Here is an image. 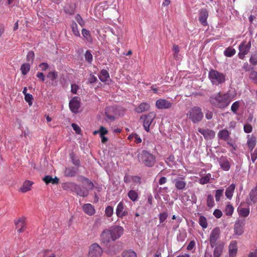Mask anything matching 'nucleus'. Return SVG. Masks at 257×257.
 Wrapping results in <instances>:
<instances>
[{"mask_svg": "<svg viewBox=\"0 0 257 257\" xmlns=\"http://www.w3.org/2000/svg\"><path fill=\"white\" fill-rule=\"evenodd\" d=\"M77 180L78 182H81L83 184L82 187L75 183L69 182L65 184V188L75 192L80 196H87L89 191L92 190L94 188L93 184L88 179L82 176H78Z\"/></svg>", "mask_w": 257, "mask_h": 257, "instance_id": "f257e3e1", "label": "nucleus"}, {"mask_svg": "<svg viewBox=\"0 0 257 257\" xmlns=\"http://www.w3.org/2000/svg\"><path fill=\"white\" fill-rule=\"evenodd\" d=\"M124 229L119 225L111 226L109 229L104 230L101 233L100 240L102 243L107 244L111 240L115 241L123 234Z\"/></svg>", "mask_w": 257, "mask_h": 257, "instance_id": "f03ea898", "label": "nucleus"}, {"mask_svg": "<svg viewBox=\"0 0 257 257\" xmlns=\"http://www.w3.org/2000/svg\"><path fill=\"white\" fill-rule=\"evenodd\" d=\"M233 95L230 92L218 93L210 97V101L214 106L219 108H224L228 106L232 100Z\"/></svg>", "mask_w": 257, "mask_h": 257, "instance_id": "7ed1b4c3", "label": "nucleus"}, {"mask_svg": "<svg viewBox=\"0 0 257 257\" xmlns=\"http://www.w3.org/2000/svg\"><path fill=\"white\" fill-rule=\"evenodd\" d=\"M188 118L193 123H197L202 121L204 114L201 108L198 106H193L189 109L187 113Z\"/></svg>", "mask_w": 257, "mask_h": 257, "instance_id": "20e7f679", "label": "nucleus"}, {"mask_svg": "<svg viewBox=\"0 0 257 257\" xmlns=\"http://www.w3.org/2000/svg\"><path fill=\"white\" fill-rule=\"evenodd\" d=\"M208 77L211 83L214 85H219L225 81V75L214 69H211L208 73Z\"/></svg>", "mask_w": 257, "mask_h": 257, "instance_id": "39448f33", "label": "nucleus"}, {"mask_svg": "<svg viewBox=\"0 0 257 257\" xmlns=\"http://www.w3.org/2000/svg\"><path fill=\"white\" fill-rule=\"evenodd\" d=\"M138 158L140 162L147 167H152L155 162V157L145 150L139 153Z\"/></svg>", "mask_w": 257, "mask_h": 257, "instance_id": "423d86ee", "label": "nucleus"}, {"mask_svg": "<svg viewBox=\"0 0 257 257\" xmlns=\"http://www.w3.org/2000/svg\"><path fill=\"white\" fill-rule=\"evenodd\" d=\"M220 237V229L216 227L213 228L210 232L209 241L211 247H214L216 245L220 244L218 240Z\"/></svg>", "mask_w": 257, "mask_h": 257, "instance_id": "0eeeda50", "label": "nucleus"}, {"mask_svg": "<svg viewBox=\"0 0 257 257\" xmlns=\"http://www.w3.org/2000/svg\"><path fill=\"white\" fill-rule=\"evenodd\" d=\"M156 113L154 112H150L148 114L144 115L141 117L143 120V126L144 129L148 132L150 130V126L156 117Z\"/></svg>", "mask_w": 257, "mask_h": 257, "instance_id": "6e6552de", "label": "nucleus"}, {"mask_svg": "<svg viewBox=\"0 0 257 257\" xmlns=\"http://www.w3.org/2000/svg\"><path fill=\"white\" fill-rule=\"evenodd\" d=\"M220 168L224 171H228L231 167L232 160L226 156H221L217 159Z\"/></svg>", "mask_w": 257, "mask_h": 257, "instance_id": "1a4fd4ad", "label": "nucleus"}, {"mask_svg": "<svg viewBox=\"0 0 257 257\" xmlns=\"http://www.w3.org/2000/svg\"><path fill=\"white\" fill-rule=\"evenodd\" d=\"M102 252V248L97 243H93L89 247L88 256L89 257H100Z\"/></svg>", "mask_w": 257, "mask_h": 257, "instance_id": "9d476101", "label": "nucleus"}, {"mask_svg": "<svg viewBox=\"0 0 257 257\" xmlns=\"http://www.w3.org/2000/svg\"><path fill=\"white\" fill-rule=\"evenodd\" d=\"M172 182L178 190H183L186 188V182L185 181V177L183 175H180V177L172 179Z\"/></svg>", "mask_w": 257, "mask_h": 257, "instance_id": "9b49d317", "label": "nucleus"}, {"mask_svg": "<svg viewBox=\"0 0 257 257\" xmlns=\"http://www.w3.org/2000/svg\"><path fill=\"white\" fill-rule=\"evenodd\" d=\"M116 214L119 218H122L128 214L127 208L123 202L120 201L117 205Z\"/></svg>", "mask_w": 257, "mask_h": 257, "instance_id": "f8f14e48", "label": "nucleus"}, {"mask_svg": "<svg viewBox=\"0 0 257 257\" xmlns=\"http://www.w3.org/2000/svg\"><path fill=\"white\" fill-rule=\"evenodd\" d=\"M251 47L250 42H249L247 44H245L243 42L240 44L239 46V53L238 57L240 59H243L245 55H246L249 52Z\"/></svg>", "mask_w": 257, "mask_h": 257, "instance_id": "ddd939ff", "label": "nucleus"}, {"mask_svg": "<svg viewBox=\"0 0 257 257\" xmlns=\"http://www.w3.org/2000/svg\"><path fill=\"white\" fill-rule=\"evenodd\" d=\"M172 103L165 99H159L156 101V106L159 109H167L172 106Z\"/></svg>", "mask_w": 257, "mask_h": 257, "instance_id": "4468645a", "label": "nucleus"}, {"mask_svg": "<svg viewBox=\"0 0 257 257\" xmlns=\"http://www.w3.org/2000/svg\"><path fill=\"white\" fill-rule=\"evenodd\" d=\"M245 224L244 220L243 219H237L234 224V234L237 235H241L243 233V226Z\"/></svg>", "mask_w": 257, "mask_h": 257, "instance_id": "2eb2a0df", "label": "nucleus"}, {"mask_svg": "<svg viewBox=\"0 0 257 257\" xmlns=\"http://www.w3.org/2000/svg\"><path fill=\"white\" fill-rule=\"evenodd\" d=\"M69 108L71 111L74 113L78 112L80 107V101L78 97H73L69 102Z\"/></svg>", "mask_w": 257, "mask_h": 257, "instance_id": "dca6fc26", "label": "nucleus"}, {"mask_svg": "<svg viewBox=\"0 0 257 257\" xmlns=\"http://www.w3.org/2000/svg\"><path fill=\"white\" fill-rule=\"evenodd\" d=\"M208 17V13L206 10L202 9L200 10L198 14V19L200 23L204 26H208L207 19Z\"/></svg>", "mask_w": 257, "mask_h": 257, "instance_id": "f3484780", "label": "nucleus"}, {"mask_svg": "<svg viewBox=\"0 0 257 257\" xmlns=\"http://www.w3.org/2000/svg\"><path fill=\"white\" fill-rule=\"evenodd\" d=\"M135 187V185L134 184H131L130 185L131 190L127 192V196L129 199L135 202L138 200L139 198V193L138 192V190H136Z\"/></svg>", "mask_w": 257, "mask_h": 257, "instance_id": "a211bd4d", "label": "nucleus"}, {"mask_svg": "<svg viewBox=\"0 0 257 257\" xmlns=\"http://www.w3.org/2000/svg\"><path fill=\"white\" fill-rule=\"evenodd\" d=\"M83 212L89 216H92L95 213V209L93 205L90 203L84 204L82 206Z\"/></svg>", "mask_w": 257, "mask_h": 257, "instance_id": "6ab92c4d", "label": "nucleus"}, {"mask_svg": "<svg viewBox=\"0 0 257 257\" xmlns=\"http://www.w3.org/2000/svg\"><path fill=\"white\" fill-rule=\"evenodd\" d=\"M198 131L201 133L205 139H213L215 135V132L209 129L198 128Z\"/></svg>", "mask_w": 257, "mask_h": 257, "instance_id": "aec40b11", "label": "nucleus"}, {"mask_svg": "<svg viewBox=\"0 0 257 257\" xmlns=\"http://www.w3.org/2000/svg\"><path fill=\"white\" fill-rule=\"evenodd\" d=\"M105 115L108 119L113 120L116 115V108L114 106L107 107L105 112Z\"/></svg>", "mask_w": 257, "mask_h": 257, "instance_id": "412c9836", "label": "nucleus"}, {"mask_svg": "<svg viewBox=\"0 0 257 257\" xmlns=\"http://www.w3.org/2000/svg\"><path fill=\"white\" fill-rule=\"evenodd\" d=\"M229 257H235L237 251V241L232 240L228 246Z\"/></svg>", "mask_w": 257, "mask_h": 257, "instance_id": "4be33fe9", "label": "nucleus"}, {"mask_svg": "<svg viewBox=\"0 0 257 257\" xmlns=\"http://www.w3.org/2000/svg\"><path fill=\"white\" fill-rule=\"evenodd\" d=\"M15 225L19 232H23L26 227L25 218L23 217L20 218L15 221Z\"/></svg>", "mask_w": 257, "mask_h": 257, "instance_id": "5701e85b", "label": "nucleus"}, {"mask_svg": "<svg viewBox=\"0 0 257 257\" xmlns=\"http://www.w3.org/2000/svg\"><path fill=\"white\" fill-rule=\"evenodd\" d=\"M150 108V105L149 103L143 102L135 108V111L138 113H142L148 111Z\"/></svg>", "mask_w": 257, "mask_h": 257, "instance_id": "b1692460", "label": "nucleus"}, {"mask_svg": "<svg viewBox=\"0 0 257 257\" xmlns=\"http://www.w3.org/2000/svg\"><path fill=\"white\" fill-rule=\"evenodd\" d=\"M33 184V182L30 180H26L22 186L21 187L20 189V191L22 193H25L30 191L31 189V187Z\"/></svg>", "mask_w": 257, "mask_h": 257, "instance_id": "393cba45", "label": "nucleus"}, {"mask_svg": "<svg viewBox=\"0 0 257 257\" xmlns=\"http://www.w3.org/2000/svg\"><path fill=\"white\" fill-rule=\"evenodd\" d=\"M238 215L240 217H247L250 213L249 208H244L239 206L237 209Z\"/></svg>", "mask_w": 257, "mask_h": 257, "instance_id": "a878e982", "label": "nucleus"}, {"mask_svg": "<svg viewBox=\"0 0 257 257\" xmlns=\"http://www.w3.org/2000/svg\"><path fill=\"white\" fill-rule=\"evenodd\" d=\"M235 188V185L234 184H231L226 188L225 195L228 199H231L232 198Z\"/></svg>", "mask_w": 257, "mask_h": 257, "instance_id": "bb28decb", "label": "nucleus"}, {"mask_svg": "<svg viewBox=\"0 0 257 257\" xmlns=\"http://www.w3.org/2000/svg\"><path fill=\"white\" fill-rule=\"evenodd\" d=\"M229 137V133L226 129L221 130L218 133V137L220 140L226 141L228 139Z\"/></svg>", "mask_w": 257, "mask_h": 257, "instance_id": "cd10ccee", "label": "nucleus"}, {"mask_svg": "<svg viewBox=\"0 0 257 257\" xmlns=\"http://www.w3.org/2000/svg\"><path fill=\"white\" fill-rule=\"evenodd\" d=\"M100 80L102 82H106L109 78V74L108 71L105 69L101 70L100 74L98 76Z\"/></svg>", "mask_w": 257, "mask_h": 257, "instance_id": "c85d7f7f", "label": "nucleus"}, {"mask_svg": "<svg viewBox=\"0 0 257 257\" xmlns=\"http://www.w3.org/2000/svg\"><path fill=\"white\" fill-rule=\"evenodd\" d=\"M213 251L214 257H220L222 252L223 248V245L222 244H219L216 245Z\"/></svg>", "mask_w": 257, "mask_h": 257, "instance_id": "c756f323", "label": "nucleus"}, {"mask_svg": "<svg viewBox=\"0 0 257 257\" xmlns=\"http://www.w3.org/2000/svg\"><path fill=\"white\" fill-rule=\"evenodd\" d=\"M76 173V169L73 167L66 168L64 171V175L67 177H73Z\"/></svg>", "mask_w": 257, "mask_h": 257, "instance_id": "7c9ffc66", "label": "nucleus"}, {"mask_svg": "<svg viewBox=\"0 0 257 257\" xmlns=\"http://www.w3.org/2000/svg\"><path fill=\"white\" fill-rule=\"evenodd\" d=\"M211 178V175L210 173L206 174L205 176H202L199 180V183L201 185H204L209 183Z\"/></svg>", "mask_w": 257, "mask_h": 257, "instance_id": "2f4dec72", "label": "nucleus"}, {"mask_svg": "<svg viewBox=\"0 0 257 257\" xmlns=\"http://www.w3.org/2000/svg\"><path fill=\"white\" fill-rule=\"evenodd\" d=\"M122 257H137V253L132 250V249H128L126 250L123 251L122 253Z\"/></svg>", "mask_w": 257, "mask_h": 257, "instance_id": "473e14b6", "label": "nucleus"}, {"mask_svg": "<svg viewBox=\"0 0 257 257\" xmlns=\"http://www.w3.org/2000/svg\"><path fill=\"white\" fill-rule=\"evenodd\" d=\"M256 140L254 137H251L248 139L247 141V145L250 151H252L253 148L255 146Z\"/></svg>", "mask_w": 257, "mask_h": 257, "instance_id": "72a5a7b5", "label": "nucleus"}, {"mask_svg": "<svg viewBox=\"0 0 257 257\" xmlns=\"http://www.w3.org/2000/svg\"><path fill=\"white\" fill-rule=\"evenodd\" d=\"M249 197L251 201L253 203L257 201V186L254 189L251 191L249 194Z\"/></svg>", "mask_w": 257, "mask_h": 257, "instance_id": "f704fd0d", "label": "nucleus"}, {"mask_svg": "<svg viewBox=\"0 0 257 257\" xmlns=\"http://www.w3.org/2000/svg\"><path fill=\"white\" fill-rule=\"evenodd\" d=\"M128 139L133 140L137 144L142 142V139L136 134H132L128 137Z\"/></svg>", "mask_w": 257, "mask_h": 257, "instance_id": "c9c22d12", "label": "nucleus"}, {"mask_svg": "<svg viewBox=\"0 0 257 257\" xmlns=\"http://www.w3.org/2000/svg\"><path fill=\"white\" fill-rule=\"evenodd\" d=\"M249 79L254 84H257V71L252 70L248 75Z\"/></svg>", "mask_w": 257, "mask_h": 257, "instance_id": "e433bc0d", "label": "nucleus"}, {"mask_svg": "<svg viewBox=\"0 0 257 257\" xmlns=\"http://www.w3.org/2000/svg\"><path fill=\"white\" fill-rule=\"evenodd\" d=\"M234 211V208L233 206L230 204V203H228L225 207V213L227 216H231L232 215L233 212Z\"/></svg>", "mask_w": 257, "mask_h": 257, "instance_id": "4c0bfd02", "label": "nucleus"}, {"mask_svg": "<svg viewBox=\"0 0 257 257\" xmlns=\"http://www.w3.org/2000/svg\"><path fill=\"white\" fill-rule=\"evenodd\" d=\"M199 225L203 228H206L208 226L206 218L203 216H200L199 218Z\"/></svg>", "mask_w": 257, "mask_h": 257, "instance_id": "58836bf2", "label": "nucleus"}, {"mask_svg": "<svg viewBox=\"0 0 257 257\" xmlns=\"http://www.w3.org/2000/svg\"><path fill=\"white\" fill-rule=\"evenodd\" d=\"M30 65L29 63L23 64L21 67L22 73L23 75H26L30 71Z\"/></svg>", "mask_w": 257, "mask_h": 257, "instance_id": "ea45409f", "label": "nucleus"}, {"mask_svg": "<svg viewBox=\"0 0 257 257\" xmlns=\"http://www.w3.org/2000/svg\"><path fill=\"white\" fill-rule=\"evenodd\" d=\"M85 59L89 63H91L93 60L92 55L89 50H87L84 54Z\"/></svg>", "mask_w": 257, "mask_h": 257, "instance_id": "a19ab883", "label": "nucleus"}, {"mask_svg": "<svg viewBox=\"0 0 257 257\" xmlns=\"http://www.w3.org/2000/svg\"><path fill=\"white\" fill-rule=\"evenodd\" d=\"M207 205L209 208H211L214 206V198L213 196L210 194L207 196Z\"/></svg>", "mask_w": 257, "mask_h": 257, "instance_id": "79ce46f5", "label": "nucleus"}, {"mask_svg": "<svg viewBox=\"0 0 257 257\" xmlns=\"http://www.w3.org/2000/svg\"><path fill=\"white\" fill-rule=\"evenodd\" d=\"M224 189H217L215 191V200L216 202H219L220 200L221 197L223 196Z\"/></svg>", "mask_w": 257, "mask_h": 257, "instance_id": "37998d69", "label": "nucleus"}, {"mask_svg": "<svg viewBox=\"0 0 257 257\" xmlns=\"http://www.w3.org/2000/svg\"><path fill=\"white\" fill-rule=\"evenodd\" d=\"M71 29L74 35L76 36H80V33L78 29L77 24L73 22L71 24Z\"/></svg>", "mask_w": 257, "mask_h": 257, "instance_id": "c03bdc74", "label": "nucleus"}, {"mask_svg": "<svg viewBox=\"0 0 257 257\" xmlns=\"http://www.w3.org/2000/svg\"><path fill=\"white\" fill-rule=\"evenodd\" d=\"M235 53V50L232 48H227L224 52V54L227 57H231Z\"/></svg>", "mask_w": 257, "mask_h": 257, "instance_id": "a18cd8bd", "label": "nucleus"}, {"mask_svg": "<svg viewBox=\"0 0 257 257\" xmlns=\"http://www.w3.org/2000/svg\"><path fill=\"white\" fill-rule=\"evenodd\" d=\"M240 105L239 101H236L233 102L231 106V110L234 113H236Z\"/></svg>", "mask_w": 257, "mask_h": 257, "instance_id": "49530a36", "label": "nucleus"}, {"mask_svg": "<svg viewBox=\"0 0 257 257\" xmlns=\"http://www.w3.org/2000/svg\"><path fill=\"white\" fill-rule=\"evenodd\" d=\"M168 216V213L166 212H163L160 213L159 214V218L160 223L161 224V223H163L167 219Z\"/></svg>", "mask_w": 257, "mask_h": 257, "instance_id": "de8ad7c7", "label": "nucleus"}, {"mask_svg": "<svg viewBox=\"0 0 257 257\" xmlns=\"http://www.w3.org/2000/svg\"><path fill=\"white\" fill-rule=\"evenodd\" d=\"M132 184H134L135 185V187L136 185H139L141 183V178L140 177L137 176H133L132 178Z\"/></svg>", "mask_w": 257, "mask_h": 257, "instance_id": "09e8293b", "label": "nucleus"}, {"mask_svg": "<svg viewBox=\"0 0 257 257\" xmlns=\"http://www.w3.org/2000/svg\"><path fill=\"white\" fill-rule=\"evenodd\" d=\"M179 234L177 235V239L178 241H183L186 238V233L185 232V231H179Z\"/></svg>", "mask_w": 257, "mask_h": 257, "instance_id": "8fccbe9b", "label": "nucleus"}, {"mask_svg": "<svg viewBox=\"0 0 257 257\" xmlns=\"http://www.w3.org/2000/svg\"><path fill=\"white\" fill-rule=\"evenodd\" d=\"M105 215L108 217L111 216L113 213V209L112 207L110 206L106 207L105 209Z\"/></svg>", "mask_w": 257, "mask_h": 257, "instance_id": "3c124183", "label": "nucleus"}, {"mask_svg": "<svg viewBox=\"0 0 257 257\" xmlns=\"http://www.w3.org/2000/svg\"><path fill=\"white\" fill-rule=\"evenodd\" d=\"M57 76V73L55 71L49 72L47 75V77L52 81L56 79Z\"/></svg>", "mask_w": 257, "mask_h": 257, "instance_id": "603ef678", "label": "nucleus"}, {"mask_svg": "<svg viewBox=\"0 0 257 257\" xmlns=\"http://www.w3.org/2000/svg\"><path fill=\"white\" fill-rule=\"evenodd\" d=\"M75 20L77 23L80 25V26L83 27L85 25V22L81 18L80 15L77 14L75 16Z\"/></svg>", "mask_w": 257, "mask_h": 257, "instance_id": "864d4df0", "label": "nucleus"}, {"mask_svg": "<svg viewBox=\"0 0 257 257\" xmlns=\"http://www.w3.org/2000/svg\"><path fill=\"white\" fill-rule=\"evenodd\" d=\"M33 99V97L32 95L28 93L25 94V99L26 102H27L29 105H31L32 104V100Z\"/></svg>", "mask_w": 257, "mask_h": 257, "instance_id": "5fc2aeb1", "label": "nucleus"}, {"mask_svg": "<svg viewBox=\"0 0 257 257\" xmlns=\"http://www.w3.org/2000/svg\"><path fill=\"white\" fill-rule=\"evenodd\" d=\"M35 54L34 52L29 51L27 55V61L30 62H32L34 59Z\"/></svg>", "mask_w": 257, "mask_h": 257, "instance_id": "6e6d98bb", "label": "nucleus"}, {"mask_svg": "<svg viewBox=\"0 0 257 257\" xmlns=\"http://www.w3.org/2000/svg\"><path fill=\"white\" fill-rule=\"evenodd\" d=\"M243 130L245 133H250L252 130V127L250 124H245L244 125Z\"/></svg>", "mask_w": 257, "mask_h": 257, "instance_id": "4d7b16f0", "label": "nucleus"}, {"mask_svg": "<svg viewBox=\"0 0 257 257\" xmlns=\"http://www.w3.org/2000/svg\"><path fill=\"white\" fill-rule=\"evenodd\" d=\"M213 214L216 218H219L222 216V212L220 210L216 209L214 211Z\"/></svg>", "mask_w": 257, "mask_h": 257, "instance_id": "13d9d810", "label": "nucleus"}, {"mask_svg": "<svg viewBox=\"0 0 257 257\" xmlns=\"http://www.w3.org/2000/svg\"><path fill=\"white\" fill-rule=\"evenodd\" d=\"M249 62L253 65H256L257 64V55H252L249 59Z\"/></svg>", "mask_w": 257, "mask_h": 257, "instance_id": "bf43d9fd", "label": "nucleus"}, {"mask_svg": "<svg viewBox=\"0 0 257 257\" xmlns=\"http://www.w3.org/2000/svg\"><path fill=\"white\" fill-rule=\"evenodd\" d=\"M44 257H56L55 253L50 250H45L44 252Z\"/></svg>", "mask_w": 257, "mask_h": 257, "instance_id": "052dcab7", "label": "nucleus"}, {"mask_svg": "<svg viewBox=\"0 0 257 257\" xmlns=\"http://www.w3.org/2000/svg\"><path fill=\"white\" fill-rule=\"evenodd\" d=\"M71 125L73 129L75 131L76 134H79L80 133L81 129L77 124L73 123H72Z\"/></svg>", "mask_w": 257, "mask_h": 257, "instance_id": "680f3d73", "label": "nucleus"}, {"mask_svg": "<svg viewBox=\"0 0 257 257\" xmlns=\"http://www.w3.org/2000/svg\"><path fill=\"white\" fill-rule=\"evenodd\" d=\"M243 68L246 71L253 70V68L249 65L247 63H244L243 65Z\"/></svg>", "mask_w": 257, "mask_h": 257, "instance_id": "e2e57ef3", "label": "nucleus"}, {"mask_svg": "<svg viewBox=\"0 0 257 257\" xmlns=\"http://www.w3.org/2000/svg\"><path fill=\"white\" fill-rule=\"evenodd\" d=\"M100 136H104V135H106L108 133V131L103 126H101L100 127V129L99 130Z\"/></svg>", "mask_w": 257, "mask_h": 257, "instance_id": "0e129e2a", "label": "nucleus"}, {"mask_svg": "<svg viewBox=\"0 0 257 257\" xmlns=\"http://www.w3.org/2000/svg\"><path fill=\"white\" fill-rule=\"evenodd\" d=\"M97 78L93 75H90L89 78H88V83H93L97 81Z\"/></svg>", "mask_w": 257, "mask_h": 257, "instance_id": "69168bd1", "label": "nucleus"}, {"mask_svg": "<svg viewBox=\"0 0 257 257\" xmlns=\"http://www.w3.org/2000/svg\"><path fill=\"white\" fill-rule=\"evenodd\" d=\"M82 35L85 38H87L88 37L90 36V32L86 29L83 28L82 30Z\"/></svg>", "mask_w": 257, "mask_h": 257, "instance_id": "338daca9", "label": "nucleus"}, {"mask_svg": "<svg viewBox=\"0 0 257 257\" xmlns=\"http://www.w3.org/2000/svg\"><path fill=\"white\" fill-rule=\"evenodd\" d=\"M39 67L42 71H45L48 68L49 65L47 63H42L39 65Z\"/></svg>", "mask_w": 257, "mask_h": 257, "instance_id": "774afa93", "label": "nucleus"}]
</instances>
